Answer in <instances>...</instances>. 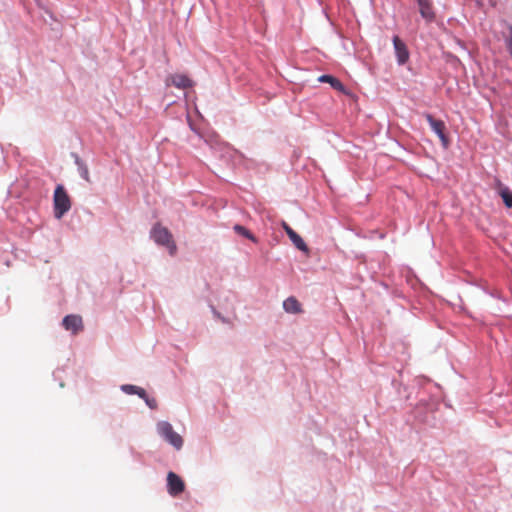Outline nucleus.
<instances>
[{
	"label": "nucleus",
	"mask_w": 512,
	"mask_h": 512,
	"mask_svg": "<svg viewBox=\"0 0 512 512\" xmlns=\"http://www.w3.org/2000/svg\"><path fill=\"white\" fill-rule=\"evenodd\" d=\"M54 215L57 219L63 217L71 208V200L64 186L57 185L53 196Z\"/></svg>",
	"instance_id": "obj_1"
},
{
	"label": "nucleus",
	"mask_w": 512,
	"mask_h": 512,
	"mask_svg": "<svg viewBox=\"0 0 512 512\" xmlns=\"http://www.w3.org/2000/svg\"><path fill=\"white\" fill-rule=\"evenodd\" d=\"M151 236L154 241L160 245L166 246L171 255L176 253L177 247L173 241L172 234L169 230L160 224H156L151 231Z\"/></svg>",
	"instance_id": "obj_2"
},
{
	"label": "nucleus",
	"mask_w": 512,
	"mask_h": 512,
	"mask_svg": "<svg viewBox=\"0 0 512 512\" xmlns=\"http://www.w3.org/2000/svg\"><path fill=\"white\" fill-rule=\"evenodd\" d=\"M158 433L176 449H180L183 445L182 437L173 430L169 422L161 421L157 424Z\"/></svg>",
	"instance_id": "obj_3"
},
{
	"label": "nucleus",
	"mask_w": 512,
	"mask_h": 512,
	"mask_svg": "<svg viewBox=\"0 0 512 512\" xmlns=\"http://www.w3.org/2000/svg\"><path fill=\"white\" fill-rule=\"evenodd\" d=\"M426 120L430 124L431 129L437 134L444 148L449 146V139L445 134L446 126L442 120L435 119L432 115L426 114Z\"/></svg>",
	"instance_id": "obj_4"
},
{
	"label": "nucleus",
	"mask_w": 512,
	"mask_h": 512,
	"mask_svg": "<svg viewBox=\"0 0 512 512\" xmlns=\"http://www.w3.org/2000/svg\"><path fill=\"white\" fill-rule=\"evenodd\" d=\"M167 488L171 496H177L184 491L185 484L177 474L169 472L167 474Z\"/></svg>",
	"instance_id": "obj_5"
},
{
	"label": "nucleus",
	"mask_w": 512,
	"mask_h": 512,
	"mask_svg": "<svg viewBox=\"0 0 512 512\" xmlns=\"http://www.w3.org/2000/svg\"><path fill=\"white\" fill-rule=\"evenodd\" d=\"M62 324L67 331H70L74 335L78 334L84 328L81 316L75 314L65 316Z\"/></svg>",
	"instance_id": "obj_6"
},
{
	"label": "nucleus",
	"mask_w": 512,
	"mask_h": 512,
	"mask_svg": "<svg viewBox=\"0 0 512 512\" xmlns=\"http://www.w3.org/2000/svg\"><path fill=\"white\" fill-rule=\"evenodd\" d=\"M166 85L186 89L193 86V81L185 74H173L167 77Z\"/></svg>",
	"instance_id": "obj_7"
},
{
	"label": "nucleus",
	"mask_w": 512,
	"mask_h": 512,
	"mask_svg": "<svg viewBox=\"0 0 512 512\" xmlns=\"http://www.w3.org/2000/svg\"><path fill=\"white\" fill-rule=\"evenodd\" d=\"M393 45L397 56L398 64H405L409 59V52L406 44L398 36H394Z\"/></svg>",
	"instance_id": "obj_8"
},
{
	"label": "nucleus",
	"mask_w": 512,
	"mask_h": 512,
	"mask_svg": "<svg viewBox=\"0 0 512 512\" xmlns=\"http://www.w3.org/2000/svg\"><path fill=\"white\" fill-rule=\"evenodd\" d=\"M283 308L287 313L299 314L302 312V306L300 302L293 296L288 297L283 302Z\"/></svg>",
	"instance_id": "obj_9"
},
{
	"label": "nucleus",
	"mask_w": 512,
	"mask_h": 512,
	"mask_svg": "<svg viewBox=\"0 0 512 512\" xmlns=\"http://www.w3.org/2000/svg\"><path fill=\"white\" fill-rule=\"evenodd\" d=\"M288 237L292 241V243L295 245V247L305 253L309 252L308 246L304 242V240L301 238L300 235H298L295 231H288Z\"/></svg>",
	"instance_id": "obj_10"
},
{
	"label": "nucleus",
	"mask_w": 512,
	"mask_h": 512,
	"mask_svg": "<svg viewBox=\"0 0 512 512\" xmlns=\"http://www.w3.org/2000/svg\"><path fill=\"white\" fill-rule=\"evenodd\" d=\"M418 4L420 6V13L422 17L427 20H432L434 18V13L432 11V7L429 0H418Z\"/></svg>",
	"instance_id": "obj_11"
},
{
	"label": "nucleus",
	"mask_w": 512,
	"mask_h": 512,
	"mask_svg": "<svg viewBox=\"0 0 512 512\" xmlns=\"http://www.w3.org/2000/svg\"><path fill=\"white\" fill-rule=\"evenodd\" d=\"M320 82L329 83L334 89L338 91H344V85L339 81L337 78L331 76V75H322L318 78Z\"/></svg>",
	"instance_id": "obj_12"
},
{
	"label": "nucleus",
	"mask_w": 512,
	"mask_h": 512,
	"mask_svg": "<svg viewBox=\"0 0 512 512\" xmlns=\"http://www.w3.org/2000/svg\"><path fill=\"white\" fill-rule=\"evenodd\" d=\"M122 390L127 394H137L140 398H146V391L135 385H123Z\"/></svg>",
	"instance_id": "obj_13"
},
{
	"label": "nucleus",
	"mask_w": 512,
	"mask_h": 512,
	"mask_svg": "<svg viewBox=\"0 0 512 512\" xmlns=\"http://www.w3.org/2000/svg\"><path fill=\"white\" fill-rule=\"evenodd\" d=\"M233 229L237 234H239L253 242H257L256 237L244 226L237 224L233 227Z\"/></svg>",
	"instance_id": "obj_14"
},
{
	"label": "nucleus",
	"mask_w": 512,
	"mask_h": 512,
	"mask_svg": "<svg viewBox=\"0 0 512 512\" xmlns=\"http://www.w3.org/2000/svg\"><path fill=\"white\" fill-rule=\"evenodd\" d=\"M500 195L508 208H512V191L508 188H503L500 191Z\"/></svg>",
	"instance_id": "obj_15"
},
{
	"label": "nucleus",
	"mask_w": 512,
	"mask_h": 512,
	"mask_svg": "<svg viewBox=\"0 0 512 512\" xmlns=\"http://www.w3.org/2000/svg\"><path fill=\"white\" fill-rule=\"evenodd\" d=\"M144 401L146 402V404L151 408V409H156L157 408V401L155 398H150L148 397V395L146 394V398H143Z\"/></svg>",
	"instance_id": "obj_16"
},
{
	"label": "nucleus",
	"mask_w": 512,
	"mask_h": 512,
	"mask_svg": "<svg viewBox=\"0 0 512 512\" xmlns=\"http://www.w3.org/2000/svg\"><path fill=\"white\" fill-rule=\"evenodd\" d=\"M80 175L84 180H86L87 182H90V176H89V171H88L87 167L81 168Z\"/></svg>",
	"instance_id": "obj_17"
},
{
	"label": "nucleus",
	"mask_w": 512,
	"mask_h": 512,
	"mask_svg": "<svg viewBox=\"0 0 512 512\" xmlns=\"http://www.w3.org/2000/svg\"><path fill=\"white\" fill-rule=\"evenodd\" d=\"M282 227L285 230L286 234L288 235V231H294L286 222L282 223Z\"/></svg>",
	"instance_id": "obj_18"
}]
</instances>
